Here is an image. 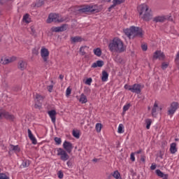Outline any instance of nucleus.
<instances>
[{
  "instance_id": "obj_1",
  "label": "nucleus",
  "mask_w": 179,
  "mask_h": 179,
  "mask_svg": "<svg viewBox=\"0 0 179 179\" xmlns=\"http://www.w3.org/2000/svg\"><path fill=\"white\" fill-rule=\"evenodd\" d=\"M108 48L111 52H116L117 54H121L127 50L125 45H124V41L118 37L113 39L108 45Z\"/></svg>"
},
{
  "instance_id": "obj_2",
  "label": "nucleus",
  "mask_w": 179,
  "mask_h": 179,
  "mask_svg": "<svg viewBox=\"0 0 179 179\" xmlns=\"http://www.w3.org/2000/svg\"><path fill=\"white\" fill-rule=\"evenodd\" d=\"M137 10L143 20H145V22L152 20V18L153 17V12H152V9L149 8L148 4H141L137 7Z\"/></svg>"
},
{
  "instance_id": "obj_3",
  "label": "nucleus",
  "mask_w": 179,
  "mask_h": 179,
  "mask_svg": "<svg viewBox=\"0 0 179 179\" xmlns=\"http://www.w3.org/2000/svg\"><path fill=\"white\" fill-rule=\"evenodd\" d=\"M124 33L129 38H134V37H142L143 36L142 29L136 27H131L129 29H124Z\"/></svg>"
},
{
  "instance_id": "obj_4",
  "label": "nucleus",
  "mask_w": 179,
  "mask_h": 179,
  "mask_svg": "<svg viewBox=\"0 0 179 179\" xmlns=\"http://www.w3.org/2000/svg\"><path fill=\"white\" fill-rule=\"evenodd\" d=\"M102 9V6L90 5L84 6L83 8L80 9V11L83 13H86V12H90V13H99V12H101Z\"/></svg>"
},
{
  "instance_id": "obj_5",
  "label": "nucleus",
  "mask_w": 179,
  "mask_h": 179,
  "mask_svg": "<svg viewBox=\"0 0 179 179\" xmlns=\"http://www.w3.org/2000/svg\"><path fill=\"white\" fill-rule=\"evenodd\" d=\"M124 89L126 90H129L131 93L139 94H141V92H142V89H143V85H142V84H134L133 85L126 84L124 85Z\"/></svg>"
},
{
  "instance_id": "obj_6",
  "label": "nucleus",
  "mask_w": 179,
  "mask_h": 179,
  "mask_svg": "<svg viewBox=\"0 0 179 179\" xmlns=\"http://www.w3.org/2000/svg\"><path fill=\"white\" fill-rule=\"evenodd\" d=\"M52 22H64V19L59 17V15L56 13H50L47 19V23H52Z\"/></svg>"
},
{
  "instance_id": "obj_7",
  "label": "nucleus",
  "mask_w": 179,
  "mask_h": 179,
  "mask_svg": "<svg viewBox=\"0 0 179 179\" xmlns=\"http://www.w3.org/2000/svg\"><path fill=\"white\" fill-rule=\"evenodd\" d=\"M57 155L60 157V159L63 162H66V160L69 159V155L66 153V151L61 148H57Z\"/></svg>"
},
{
  "instance_id": "obj_8",
  "label": "nucleus",
  "mask_w": 179,
  "mask_h": 179,
  "mask_svg": "<svg viewBox=\"0 0 179 179\" xmlns=\"http://www.w3.org/2000/svg\"><path fill=\"white\" fill-rule=\"evenodd\" d=\"M41 57L43 58L44 62H47V61H48V57H50V51H48V49L44 47L41 48Z\"/></svg>"
},
{
  "instance_id": "obj_9",
  "label": "nucleus",
  "mask_w": 179,
  "mask_h": 179,
  "mask_svg": "<svg viewBox=\"0 0 179 179\" xmlns=\"http://www.w3.org/2000/svg\"><path fill=\"white\" fill-rule=\"evenodd\" d=\"M166 56L164 53L160 50H157L155 52L153 55V59H159V61H164Z\"/></svg>"
},
{
  "instance_id": "obj_10",
  "label": "nucleus",
  "mask_w": 179,
  "mask_h": 179,
  "mask_svg": "<svg viewBox=\"0 0 179 179\" xmlns=\"http://www.w3.org/2000/svg\"><path fill=\"white\" fill-rule=\"evenodd\" d=\"M158 111H162V106H159V103H157V101H155L154 106L152 108V117H156V115H157Z\"/></svg>"
},
{
  "instance_id": "obj_11",
  "label": "nucleus",
  "mask_w": 179,
  "mask_h": 179,
  "mask_svg": "<svg viewBox=\"0 0 179 179\" xmlns=\"http://www.w3.org/2000/svg\"><path fill=\"white\" fill-rule=\"evenodd\" d=\"M63 148L67 153H71L73 149V145L71 142L65 141L63 143Z\"/></svg>"
},
{
  "instance_id": "obj_12",
  "label": "nucleus",
  "mask_w": 179,
  "mask_h": 179,
  "mask_svg": "<svg viewBox=\"0 0 179 179\" xmlns=\"http://www.w3.org/2000/svg\"><path fill=\"white\" fill-rule=\"evenodd\" d=\"M177 108H178V103L173 102L171 104L170 108L168 110L169 115H173L176 111H177Z\"/></svg>"
},
{
  "instance_id": "obj_13",
  "label": "nucleus",
  "mask_w": 179,
  "mask_h": 179,
  "mask_svg": "<svg viewBox=\"0 0 179 179\" xmlns=\"http://www.w3.org/2000/svg\"><path fill=\"white\" fill-rule=\"evenodd\" d=\"M17 68L20 71H24L27 68V62L24 60H20L17 63Z\"/></svg>"
},
{
  "instance_id": "obj_14",
  "label": "nucleus",
  "mask_w": 179,
  "mask_h": 179,
  "mask_svg": "<svg viewBox=\"0 0 179 179\" xmlns=\"http://www.w3.org/2000/svg\"><path fill=\"white\" fill-rule=\"evenodd\" d=\"M49 117L51 118L52 122L55 124V121L57 120V111L55 110H49L48 112Z\"/></svg>"
},
{
  "instance_id": "obj_15",
  "label": "nucleus",
  "mask_w": 179,
  "mask_h": 179,
  "mask_svg": "<svg viewBox=\"0 0 179 179\" xmlns=\"http://www.w3.org/2000/svg\"><path fill=\"white\" fill-rule=\"evenodd\" d=\"M121 3H124V0H113V5H111L108 8V12H111V10H113V9H114L115 6H117L118 5H121Z\"/></svg>"
},
{
  "instance_id": "obj_16",
  "label": "nucleus",
  "mask_w": 179,
  "mask_h": 179,
  "mask_svg": "<svg viewBox=\"0 0 179 179\" xmlns=\"http://www.w3.org/2000/svg\"><path fill=\"white\" fill-rule=\"evenodd\" d=\"M14 61H16V57H12L8 59L6 58H2L1 59V64H3V65H6L8 64H10V62H13Z\"/></svg>"
},
{
  "instance_id": "obj_17",
  "label": "nucleus",
  "mask_w": 179,
  "mask_h": 179,
  "mask_svg": "<svg viewBox=\"0 0 179 179\" xmlns=\"http://www.w3.org/2000/svg\"><path fill=\"white\" fill-rule=\"evenodd\" d=\"M66 30V25H63L62 27H53L51 28L52 31H55V33H58L59 31H64Z\"/></svg>"
},
{
  "instance_id": "obj_18",
  "label": "nucleus",
  "mask_w": 179,
  "mask_h": 179,
  "mask_svg": "<svg viewBox=\"0 0 179 179\" xmlns=\"http://www.w3.org/2000/svg\"><path fill=\"white\" fill-rule=\"evenodd\" d=\"M4 118L8 120V121H15V115L6 110L4 112Z\"/></svg>"
},
{
  "instance_id": "obj_19",
  "label": "nucleus",
  "mask_w": 179,
  "mask_h": 179,
  "mask_svg": "<svg viewBox=\"0 0 179 179\" xmlns=\"http://www.w3.org/2000/svg\"><path fill=\"white\" fill-rule=\"evenodd\" d=\"M166 19L167 18L164 15L157 16V17H154L153 22H155V23H157L159 22L161 23H163V22H166Z\"/></svg>"
},
{
  "instance_id": "obj_20",
  "label": "nucleus",
  "mask_w": 179,
  "mask_h": 179,
  "mask_svg": "<svg viewBox=\"0 0 179 179\" xmlns=\"http://www.w3.org/2000/svg\"><path fill=\"white\" fill-rule=\"evenodd\" d=\"M28 136L34 145L37 144V140L36 139V137H34V136L33 135V133H31V130H30V129H28Z\"/></svg>"
},
{
  "instance_id": "obj_21",
  "label": "nucleus",
  "mask_w": 179,
  "mask_h": 179,
  "mask_svg": "<svg viewBox=\"0 0 179 179\" xmlns=\"http://www.w3.org/2000/svg\"><path fill=\"white\" fill-rule=\"evenodd\" d=\"M28 136L34 145L37 144V140L36 139V137H34V136L33 135V133H31V130H30V129H28Z\"/></svg>"
},
{
  "instance_id": "obj_22",
  "label": "nucleus",
  "mask_w": 179,
  "mask_h": 179,
  "mask_svg": "<svg viewBox=\"0 0 179 179\" xmlns=\"http://www.w3.org/2000/svg\"><path fill=\"white\" fill-rule=\"evenodd\" d=\"M28 136L34 145L37 144V140L36 139V137H34V136L33 135V133H31V130H30V129H28Z\"/></svg>"
},
{
  "instance_id": "obj_23",
  "label": "nucleus",
  "mask_w": 179,
  "mask_h": 179,
  "mask_svg": "<svg viewBox=\"0 0 179 179\" xmlns=\"http://www.w3.org/2000/svg\"><path fill=\"white\" fill-rule=\"evenodd\" d=\"M155 173L158 177H160V178L162 179H167L169 178V175L164 174V173L162 172L159 169H157L155 171Z\"/></svg>"
},
{
  "instance_id": "obj_24",
  "label": "nucleus",
  "mask_w": 179,
  "mask_h": 179,
  "mask_svg": "<svg viewBox=\"0 0 179 179\" xmlns=\"http://www.w3.org/2000/svg\"><path fill=\"white\" fill-rule=\"evenodd\" d=\"M104 65V62L102 60H98L96 62L93 63L92 68H101Z\"/></svg>"
},
{
  "instance_id": "obj_25",
  "label": "nucleus",
  "mask_w": 179,
  "mask_h": 179,
  "mask_svg": "<svg viewBox=\"0 0 179 179\" xmlns=\"http://www.w3.org/2000/svg\"><path fill=\"white\" fill-rule=\"evenodd\" d=\"M9 150L10 152H14L15 153H19V152H20V148H19V145H10Z\"/></svg>"
},
{
  "instance_id": "obj_26",
  "label": "nucleus",
  "mask_w": 179,
  "mask_h": 179,
  "mask_svg": "<svg viewBox=\"0 0 179 179\" xmlns=\"http://www.w3.org/2000/svg\"><path fill=\"white\" fill-rule=\"evenodd\" d=\"M101 80L102 82H107L108 80V73L107 71H102Z\"/></svg>"
},
{
  "instance_id": "obj_27",
  "label": "nucleus",
  "mask_w": 179,
  "mask_h": 179,
  "mask_svg": "<svg viewBox=\"0 0 179 179\" xmlns=\"http://www.w3.org/2000/svg\"><path fill=\"white\" fill-rule=\"evenodd\" d=\"M79 101L82 104H85V103L87 101V97H86V95H85V94H81Z\"/></svg>"
},
{
  "instance_id": "obj_28",
  "label": "nucleus",
  "mask_w": 179,
  "mask_h": 179,
  "mask_svg": "<svg viewBox=\"0 0 179 179\" xmlns=\"http://www.w3.org/2000/svg\"><path fill=\"white\" fill-rule=\"evenodd\" d=\"M72 43H82L83 41V38L80 36H75L71 38Z\"/></svg>"
},
{
  "instance_id": "obj_29",
  "label": "nucleus",
  "mask_w": 179,
  "mask_h": 179,
  "mask_svg": "<svg viewBox=\"0 0 179 179\" xmlns=\"http://www.w3.org/2000/svg\"><path fill=\"white\" fill-rule=\"evenodd\" d=\"M176 146H177V144H176V143H173L172 144H171L170 151H171V153H172V155H174V153L177 152Z\"/></svg>"
},
{
  "instance_id": "obj_30",
  "label": "nucleus",
  "mask_w": 179,
  "mask_h": 179,
  "mask_svg": "<svg viewBox=\"0 0 179 179\" xmlns=\"http://www.w3.org/2000/svg\"><path fill=\"white\" fill-rule=\"evenodd\" d=\"M22 20L24 22V23H30V22H31V20L30 19V15L25 14L23 16Z\"/></svg>"
},
{
  "instance_id": "obj_31",
  "label": "nucleus",
  "mask_w": 179,
  "mask_h": 179,
  "mask_svg": "<svg viewBox=\"0 0 179 179\" xmlns=\"http://www.w3.org/2000/svg\"><path fill=\"white\" fill-rule=\"evenodd\" d=\"M34 99H35V101H38V103H40V101H43V100H44V96L36 94L34 95Z\"/></svg>"
},
{
  "instance_id": "obj_32",
  "label": "nucleus",
  "mask_w": 179,
  "mask_h": 179,
  "mask_svg": "<svg viewBox=\"0 0 179 179\" xmlns=\"http://www.w3.org/2000/svg\"><path fill=\"white\" fill-rule=\"evenodd\" d=\"M112 176L115 178V179H122L121 177V173L118 171H115L113 173Z\"/></svg>"
},
{
  "instance_id": "obj_33",
  "label": "nucleus",
  "mask_w": 179,
  "mask_h": 179,
  "mask_svg": "<svg viewBox=\"0 0 179 179\" xmlns=\"http://www.w3.org/2000/svg\"><path fill=\"white\" fill-rule=\"evenodd\" d=\"M94 54L96 55V57H101V49L99 48L94 49Z\"/></svg>"
},
{
  "instance_id": "obj_34",
  "label": "nucleus",
  "mask_w": 179,
  "mask_h": 179,
  "mask_svg": "<svg viewBox=\"0 0 179 179\" xmlns=\"http://www.w3.org/2000/svg\"><path fill=\"white\" fill-rule=\"evenodd\" d=\"M131 107V103H127L123 106V114H125L127 111L129 110V108Z\"/></svg>"
},
{
  "instance_id": "obj_35",
  "label": "nucleus",
  "mask_w": 179,
  "mask_h": 179,
  "mask_svg": "<svg viewBox=\"0 0 179 179\" xmlns=\"http://www.w3.org/2000/svg\"><path fill=\"white\" fill-rule=\"evenodd\" d=\"M146 129H150V125H152V120L150 119L145 120Z\"/></svg>"
},
{
  "instance_id": "obj_36",
  "label": "nucleus",
  "mask_w": 179,
  "mask_h": 179,
  "mask_svg": "<svg viewBox=\"0 0 179 179\" xmlns=\"http://www.w3.org/2000/svg\"><path fill=\"white\" fill-rule=\"evenodd\" d=\"M101 128H102L101 123L96 124L95 129H96V132H101Z\"/></svg>"
},
{
  "instance_id": "obj_37",
  "label": "nucleus",
  "mask_w": 179,
  "mask_h": 179,
  "mask_svg": "<svg viewBox=\"0 0 179 179\" xmlns=\"http://www.w3.org/2000/svg\"><path fill=\"white\" fill-rule=\"evenodd\" d=\"M117 132L118 134H124V124H119Z\"/></svg>"
},
{
  "instance_id": "obj_38",
  "label": "nucleus",
  "mask_w": 179,
  "mask_h": 179,
  "mask_svg": "<svg viewBox=\"0 0 179 179\" xmlns=\"http://www.w3.org/2000/svg\"><path fill=\"white\" fill-rule=\"evenodd\" d=\"M73 136H74V138H76L77 139H79V138H80L79 131L73 130Z\"/></svg>"
},
{
  "instance_id": "obj_39",
  "label": "nucleus",
  "mask_w": 179,
  "mask_h": 179,
  "mask_svg": "<svg viewBox=\"0 0 179 179\" xmlns=\"http://www.w3.org/2000/svg\"><path fill=\"white\" fill-rule=\"evenodd\" d=\"M86 48H87V47H86V46H83L80 48V52L81 55H85L86 54V52L85 51V50H86Z\"/></svg>"
},
{
  "instance_id": "obj_40",
  "label": "nucleus",
  "mask_w": 179,
  "mask_h": 179,
  "mask_svg": "<svg viewBox=\"0 0 179 179\" xmlns=\"http://www.w3.org/2000/svg\"><path fill=\"white\" fill-rule=\"evenodd\" d=\"M0 179H10L9 176L6 175V173H0Z\"/></svg>"
},
{
  "instance_id": "obj_41",
  "label": "nucleus",
  "mask_w": 179,
  "mask_h": 179,
  "mask_svg": "<svg viewBox=\"0 0 179 179\" xmlns=\"http://www.w3.org/2000/svg\"><path fill=\"white\" fill-rule=\"evenodd\" d=\"M22 167H29L30 166V162L29 160H25L22 164Z\"/></svg>"
},
{
  "instance_id": "obj_42",
  "label": "nucleus",
  "mask_w": 179,
  "mask_h": 179,
  "mask_svg": "<svg viewBox=\"0 0 179 179\" xmlns=\"http://www.w3.org/2000/svg\"><path fill=\"white\" fill-rule=\"evenodd\" d=\"M92 78H87L85 81V85H88V86H90L92 85Z\"/></svg>"
},
{
  "instance_id": "obj_43",
  "label": "nucleus",
  "mask_w": 179,
  "mask_h": 179,
  "mask_svg": "<svg viewBox=\"0 0 179 179\" xmlns=\"http://www.w3.org/2000/svg\"><path fill=\"white\" fill-rule=\"evenodd\" d=\"M5 118V110H0V120Z\"/></svg>"
},
{
  "instance_id": "obj_44",
  "label": "nucleus",
  "mask_w": 179,
  "mask_h": 179,
  "mask_svg": "<svg viewBox=\"0 0 179 179\" xmlns=\"http://www.w3.org/2000/svg\"><path fill=\"white\" fill-rule=\"evenodd\" d=\"M55 142H56L57 145H61V142H62L61 138H58V137L55 138Z\"/></svg>"
},
{
  "instance_id": "obj_45",
  "label": "nucleus",
  "mask_w": 179,
  "mask_h": 179,
  "mask_svg": "<svg viewBox=\"0 0 179 179\" xmlns=\"http://www.w3.org/2000/svg\"><path fill=\"white\" fill-rule=\"evenodd\" d=\"M169 66V64L166 62H163L162 64V69H166V68Z\"/></svg>"
},
{
  "instance_id": "obj_46",
  "label": "nucleus",
  "mask_w": 179,
  "mask_h": 179,
  "mask_svg": "<svg viewBox=\"0 0 179 179\" xmlns=\"http://www.w3.org/2000/svg\"><path fill=\"white\" fill-rule=\"evenodd\" d=\"M72 92V90L71 88L68 87L66 90V96H69Z\"/></svg>"
},
{
  "instance_id": "obj_47",
  "label": "nucleus",
  "mask_w": 179,
  "mask_h": 179,
  "mask_svg": "<svg viewBox=\"0 0 179 179\" xmlns=\"http://www.w3.org/2000/svg\"><path fill=\"white\" fill-rule=\"evenodd\" d=\"M177 65L179 66V51L178 52L177 55H176V59H175Z\"/></svg>"
},
{
  "instance_id": "obj_48",
  "label": "nucleus",
  "mask_w": 179,
  "mask_h": 179,
  "mask_svg": "<svg viewBox=\"0 0 179 179\" xmlns=\"http://www.w3.org/2000/svg\"><path fill=\"white\" fill-rule=\"evenodd\" d=\"M54 87V85H51L47 87V90H48V92L50 93H51V92H52V89Z\"/></svg>"
},
{
  "instance_id": "obj_49",
  "label": "nucleus",
  "mask_w": 179,
  "mask_h": 179,
  "mask_svg": "<svg viewBox=\"0 0 179 179\" xmlns=\"http://www.w3.org/2000/svg\"><path fill=\"white\" fill-rule=\"evenodd\" d=\"M130 159L131 162H135V153L132 152L130 155Z\"/></svg>"
},
{
  "instance_id": "obj_50",
  "label": "nucleus",
  "mask_w": 179,
  "mask_h": 179,
  "mask_svg": "<svg viewBox=\"0 0 179 179\" xmlns=\"http://www.w3.org/2000/svg\"><path fill=\"white\" fill-rule=\"evenodd\" d=\"M141 48L143 51H147L148 50V45H142Z\"/></svg>"
},
{
  "instance_id": "obj_51",
  "label": "nucleus",
  "mask_w": 179,
  "mask_h": 179,
  "mask_svg": "<svg viewBox=\"0 0 179 179\" xmlns=\"http://www.w3.org/2000/svg\"><path fill=\"white\" fill-rule=\"evenodd\" d=\"M57 174L59 178H64V173H62L61 171H59Z\"/></svg>"
},
{
  "instance_id": "obj_52",
  "label": "nucleus",
  "mask_w": 179,
  "mask_h": 179,
  "mask_svg": "<svg viewBox=\"0 0 179 179\" xmlns=\"http://www.w3.org/2000/svg\"><path fill=\"white\" fill-rule=\"evenodd\" d=\"M151 170H156V164H152L150 166Z\"/></svg>"
},
{
  "instance_id": "obj_53",
  "label": "nucleus",
  "mask_w": 179,
  "mask_h": 179,
  "mask_svg": "<svg viewBox=\"0 0 179 179\" xmlns=\"http://www.w3.org/2000/svg\"><path fill=\"white\" fill-rule=\"evenodd\" d=\"M145 159H146V157L144 155H142L141 158V162H145Z\"/></svg>"
},
{
  "instance_id": "obj_54",
  "label": "nucleus",
  "mask_w": 179,
  "mask_h": 179,
  "mask_svg": "<svg viewBox=\"0 0 179 179\" xmlns=\"http://www.w3.org/2000/svg\"><path fill=\"white\" fill-rule=\"evenodd\" d=\"M31 34H36V30L34 29V28L31 27Z\"/></svg>"
},
{
  "instance_id": "obj_55",
  "label": "nucleus",
  "mask_w": 179,
  "mask_h": 179,
  "mask_svg": "<svg viewBox=\"0 0 179 179\" xmlns=\"http://www.w3.org/2000/svg\"><path fill=\"white\" fill-rule=\"evenodd\" d=\"M68 167H71V166H72V162H71V161H68L66 163Z\"/></svg>"
},
{
  "instance_id": "obj_56",
  "label": "nucleus",
  "mask_w": 179,
  "mask_h": 179,
  "mask_svg": "<svg viewBox=\"0 0 179 179\" xmlns=\"http://www.w3.org/2000/svg\"><path fill=\"white\" fill-rule=\"evenodd\" d=\"M136 155H140V153H142V149L136 151Z\"/></svg>"
},
{
  "instance_id": "obj_57",
  "label": "nucleus",
  "mask_w": 179,
  "mask_h": 179,
  "mask_svg": "<svg viewBox=\"0 0 179 179\" xmlns=\"http://www.w3.org/2000/svg\"><path fill=\"white\" fill-rule=\"evenodd\" d=\"M59 79H64V76L60 75V76H59Z\"/></svg>"
},
{
  "instance_id": "obj_58",
  "label": "nucleus",
  "mask_w": 179,
  "mask_h": 179,
  "mask_svg": "<svg viewBox=\"0 0 179 179\" xmlns=\"http://www.w3.org/2000/svg\"><path fill=\"white\" fill-rule=\"evenodd\" d=\"M38 107H40V106L37 105V103L35 104V108H38Z\"/></svg>"
},
{
  "instance_id": "obj_59",
  "label": "nucleus",
  "mask_w": 179,
  "mask_h": 179,
  "mask_svg": "<svg viewBox=\"0 0 179 179\" xmlns=\"http://www.w3.org/2000/svg\"><path fill=\"white\" fill-rule=\"evenodd\" d=\"M97 160H98L97 159L94 158L92 159V162H97Z\"/></svg>"
},
{
  "instance_id": "obj_60",
  "label": "nucleus",
  "mask_w": 179,
  "mask_h": 179,
  "mask_svg": "<svg viewBox=\"0 0 179 179\" xmlns=\"http://www.w3.org/2000/svg\"><path fill=\"white\" fill-rule=\"evenodd\" d=\"M87 92H90V89L88 88V89L87 90Z\"/></svg>"
},
{
  "instance_id": "obj_61",
  "label": "nucleus",
  "mask_w": 179,
  "mask_h": 179,
  "mask_svg": "<svg viewBox=\"0 0 179 179\" xmlns=\"http://www.w3.org/2000/svg\"><path fill=\"white\" fill-rule=\"evenodd\" d=\"M52 83H54V81H51Z\"/></svg>"
},
{
  "instance_id": "obj_62",
  "label": "nucleus",
  "mask_w": 179,
  "mask_h": 179,
  "mask_svg": "<svg viewBox=\"0 0 179 179\" xmlns=\"http://www.w3.org/2000/svg\"><path fill=\"white\" fill-rule=\"evenodd\" d=\"M148 110H150V107L148 108Z\"/></svg>"
},
{
  "instance_id": "obj_63",
  "label": "nucleus",
  "mask_w": 179,
  "mask_h": 179,
  "mask_svg": "<svg viewBox=\"0 0 179 179\" xmlns=\"http://www.w3.org/2000/svg\"><path fill=\"white\" fill-rule=\"evenodd\" d=\"M176 141H178V139L176 138Z\"/></svg>"
},
{
  "instance_id": "obj_64",
  "label": "nucleus",
  "mask_w": 179,
  "mask_h": 179,
  "mask_svg": "<svg viewBox=\"0 0 179 179\" xmlns=\"http://www.w3.org/2000/svg\"><path fill=\"white\" fill-rule=\"evenodd\" d=\"M0 173H1V169H0Z\"/></svg>"
}]
</instances>
